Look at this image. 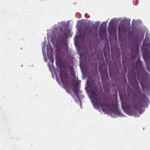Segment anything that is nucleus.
<instances>
[{
    "instance_id": "f257e3e1",
    "label": "nucleus",
    "mask_w": 150,
    "mask_h": 150,
    "mask_svg": "<svg viewBox=\"0 0 150 150\" xmlns=\"http://www.w3.org/2000/svg\"><path fill=\"white\" fill-rule=\"evenodd\" d=\"M89 86L91 88V92L93 95L92 98L97 103V105L99 106L103 111L106 110V108H109L110 107V104L105 103L104 102H101L102 96L98 93V89L96 83L93 80L89 81Z\"/></svg>"
},
{
    "instance_id": "f03ea898",
    "label": "nucleus",
    "mask_w": 150,
    "mask_h": 150,
    "mask_svg": "<svg viewBox=\"0 0 150 150\" xmlns=\"http://www.w3.org/2000/svg\"><path fill=\"white\" fill-rule=\"evenodd\" d=\"M56 64L58 67L59 75L61 81H57L61 86L66 89V67L63 62L62 57L56 56Z\"/></svg>"
},
{
    "instance_id": "7ed1b4c3",
    "label": "nucleus",
    "mask_w": 150,
    "mask_h": 150,
    "mask_svg": "<svg viewBox=\"0 0 150 150\" xmlns=\"http://www.w3.org/2000/svg\"><path fill=\"white\" fill-rule=\"evenodd\" d=\"M61 27L57 35V39L60 43L59 49H57V51L61 52V49L65 50L66 44V23L64 22H62L60 23Z\"/></svg>"
},
{
    "instance_id": "20e7f679",
    "label": "nucleus",
    "mask_w": 150,
    "mask_h": 150,
    "mask_svg": "<svg viewBox=\"0 0 150 150\" xmlns=\"http://www.w3.org/2000/svg\"><path fill=\"white\" fill-rule=\"evenodd\" d=\"M142 107V104L135 99L130 100V103H128L123 108L126 113L131 115L132 114V109L134 108L137 110H139Z\"/></svg>"
},
{
    "instance_id": "39448f33",
    "label": "nucleus",
    "mask_w": 150,
    "mask_h": 150,
    "mask_svg": "<svg viewBox=\"0 0 150 150\" xmlns=\"http://www.w3.org/2000/svg\"><path fill=\"white\" fill-rule=\"evenodd\" d=\"M98 26L93 23L92 27H90L88 25L85 26L83 31L87 37L93 38L98 36Z\"/></svg>"
},
{
    "instance_id": "423d86ee",
    "label": "nucleus",
    "mask_w": 150,
    "mask_h": 150,
    "mask_svg": "<svg viewBox=\"0 0 150 150\" xmlns=\"http://www.w3.org/2000/svg\"><path fill=\"white\" fill-rule=\"evenodd\" d=\"M70 80L69 82L70 85L73 87L72 88V90L77 98L79 99L80 97L78 94L79 88L78 86V83L73 78H70Z\"/></svg>"
},
{
    "instance_id": "0eeeda50",
    "label": "nucleus",
    "mask_w": 150,
    "mask_h": 150,
    "mask_svg": "<svg viewBox=\"0 0 150 150\" xmlns=\"http://www.w3.org/2000/svg\"><path fill=\"white\" fill-rule=\"evenodd\" d=\"M67 68L68 69V72L69 73L71 76L74 78H75L76 76L75 73L74 71V69L72 66L69 65L67 66L66 64V69ZM67 73V70H66V73ZM67 75L66 74V85L68 83L67 81Z\"/></svg>"
},
{
    "instance_id": "6e6552de",
    "label": "nucleus",
    "mask_w": 150,
    "mask_h": 150,
    "mask_svg": "<svg viewBox=\"0 0 150 150\" xmlns=\"http://www.w3.org/2000/svg\"><path fill=\"white\" fill-rule=\"evenodd\" d=\"M67 68L68 69V72L69 73L71 76L74 78H75L76 76L75 73L74 71V69L72 66L69 65L67 66L66 64V69ZM67 73V70H66V73ZM67 75L66 74V85L68 83L67 81Z\"/></svg>"
},
{
    "instance_id": "1a4fd4ad",
    "label": "nucleus",
    "mask_w": 150,
    "mask_h": 150,
    "mask_svg": "<svg viewBox=\"0 0 150 150\" xmlns=\"http://www.w3.org/2000/svg\"><path fill=\"white\" fill-rule=\"evenodd\" d=\"M114 21L112 19H111L109 23L108 31L110 33H112L115 31V28L114 26Z\"/></svg>"
},
{
    "instance_id": "9d476101",
    "label": "nucleus",
    "mask_w": 150,
    "mask_h": 150,
    "mask_svg": "<svg viewBox=\"0 0 150 150\" xmlns=\"http://www.w3.org/2000/svg\"><path fill=\"white\" fill-rule=\"evenodd\" d=\"M48 46H47V47ZM47 56L48 57L50 62L52 64L53 62V60L52 59V50L51 48H50L49 49L47 47Z\"/></svg>"
},
{
    "instance_id": "9b49d317",
    "label": "nucleus",
    "mask_w": 150,
    "mask_h": 150,
    "mask_svg": "<svg viewBox=\"0 0 150 150\" xmlns=\"http://www.w3.org/2000/svg\"><path fill=\"white\" fill-rule=\"evenodd\" d=\"M106 25L105 23H103L101 24L99 31L100 35L105 33V28Z\"/></svg>"
},
{
    "instance_id": "f8f14e48",
    "label": "nucleus",
    "mask_w": 150,
    "mask_h": 150,
    "mask_svg": "<svg viewBox=\"0 0 150 150\" xmlns=\"http://www.w3.org/2000/svg\"><path fill=\"white\" fill-rule=\"evenodd\" d=\"M118 30L120 33H123L126 31L125 26L124 24L120 23L119 25Z\"/></svg>"
},
{
    "instance_id": "ddd939ff",
    "label": "nucleus",
    "mask_w": 150,
    "mask_h": 150,
    "mask_svg": "<svg viewBox=\"0 0 150 150\" xmlns=\"http://www.w3.org/2000/svg\"><path fill=\"white\" fill-rule=\"evenodd\" d=\"M111 106L113 107L110 108V111L114 113H117L118 110L117 108V105L115 104H112L111 105Z\"/></svg>"
},
{
    "instance_id": "4468645a",
    "label": "nucleus",
    "mask_w": 150,
    "mask_h": 150,
    "mask_svg": "<svg viewBox=\"0 0 150 150\" xmlns=\"http://www.w3.org/2000/svg\"><path fill=\"white\" fill-rule=\"evenodd\" d=\"M135 67L137 70L139 69H142V64L140 59H138Z\"/></svg>"
},
{
    "instance_id": "2eb2a0df",
    "label": "nucleus",
    "mask_w": 150,
    "mask_h": 150,
    "mask_svg": "<svg viewBox=\"0 0 150 150\" xmlns=\"http://www.w3.org/2000/svg\"><path fill=\"white\" fill-rule=\"evenodd\" d=\"M56 37V34L55 33L54 31H52L51 35L50 36L51 38V42L53 44L55 45V42L54 41V39Z\"/></svg>"
},
{
    "instance_id": "dca6fc26",
    "label": "nucleus",
    "mask_w": 150,
    "mask_h": 150,
    "mask_svg": "<svg viewBox=\"0 0 150 150\" xmlns=\"http://www.w3.org/2000/svg\"><path fill=\"white\" fill-rule=\"evenodd\" d=\"M48 66L49 68L50 71H52V70L53 69V67L52 65L50 64L49 62H48L47 63Z\"/></svg>"
},
{
    "instance_id": "f3484780",
    "label": "nucleus",
    "mask_w": 150,
    "mask_h": 150,
    "mask_svg": "<svg viewBox=\"0 0 150 150\" xmlns=\"http://www.w3.org/2000/svg\"><path fill=\"white\" fill-rule=\"evenodd\" d=\"M45 47H46V45H43V46L42 47V53L43 55H44V53H45Z\"/></svg>"
},
{
    "instance_id": "a211bd4d",
    "label": "nucleus",
    "mask_w": 150,
    "mask_h": 150,
    "mask_svg": "<svg viewBox=\"0 0 150 150\" xmlns=\"http://www.w3.org/2000/svg\"><path fill=\"white\" fill-rule=\"evenodd\" d=\"M146 65L148 70L150 72V64L146 63Z\"/></svg>"
},
{
    "instance_id": "6ab92c4d",
    "label": "nucleus",
    "mask_w": 150,
    "mask_h": 150,
    "mask_svg": "<svg viewBox=\"0 0 150 150\" xmlns=\"http://www.w3.org/2000/svg\"><path fill=\"white\" fill-rule=\"evenodd\" d=\"M45 54L44 53V59L45 62H47V59L46 57H45Z\"/></svg>"
},
{
    "instance_id": "aec40b11",
    "label": "nucleus",
    "mask_w": 150,
    "mask_h": 150,
    "mask_svg": "<svg viewBox=\"0 0 150 150\" xmlns=\"http://www.w3.org/2000/svg\"><path fill=\"white\" fill-rule=\"evenodd\" d=\"M66 92H67V93H71V91L68 89H67L66 88Z\"/></svg>"
},
{
    "instance_id": "412c9836",
    "label": "nucleus",
    "mask_w": 150,
    "mask_h": 150,
    "mask_svg": "<svg viewBox=\"0 0 150 150\" xmlns=\"http://www.w3.org/2000/svg\"><path fill=\"white\" fill-rule=\"evenodd\" d=\"M46 40L45 39V40L43 42V44L44 45H46Z\"/></svg>"
},
{
    "instance_id": "4be33fe9",
    "label": "nucleus",
    "mask_w": 150,
    "mask_h": 150,
    "mask_svg": "<svg viewBox=\"0 0 150 150\" xmlns=\"http://www.w3.org/2000/svg\"><path fill=\"white\" fill-rule=\"evenodd\" d=\"M141 85L142 88L143 90H144V88H145V87L143 85L142 83H141Z\"/></svg>"
},
{
    "instance_id": "5701e85b",
    "label": "nucleus",
    "mask_w": 150,
    "mask_h": 150,
    "mask_svg": "<svg viewBox=\"0 0 150 150\" xmlns=\"http://www.w3.org/2000/svg\"><path fill=\"white\" fill-rule=\"evenodd\" d=\"M99 84H100V82H99Z\"/></svg>"
},
{
    "instance_id": "b1692460",
    "label": "nucleus",
    "mask_w": 150,
    "mask_h": 150,
    "mask_svg": "<svg viewBox=\"0 0 150 150\" xmlns=\"http://www.w3.org/2000/svg\"><path fill=\"white\" fill-rule=\"evenodd\" d=\"M67 47V45L66 44V47ZM66 50H67V49H66Z\"/></svg>"
},
{
    "instance_id": "393cba45",
    "label": "nucleus",
    "mask_w": 150,
    "mask_h": 150,
    "mask_svg": "<svg viewBox=\"0 0 150 150\" xmlns=\"http://www.w3.org/2000/svg\"><path fill=\"white\" fill-rule=\"evenodd\" d=\"M101 79H102V77H101Z\"/></svg>"
}]
</instances>
